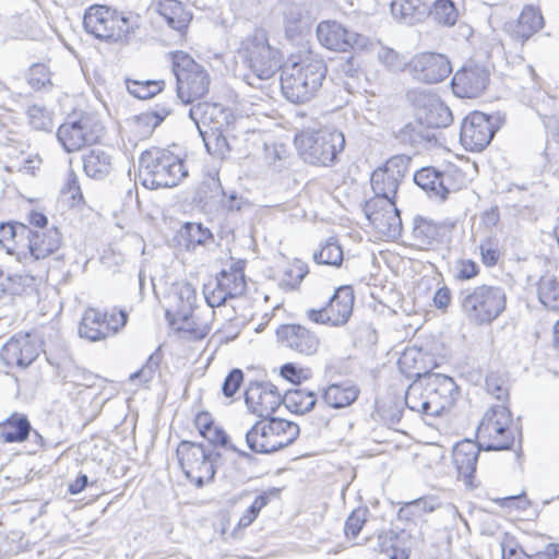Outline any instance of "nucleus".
<instances>
[{"mask_svg":"<svg viewBox=\"0 0 559 559\" xmlns=\"http://www.w3.org/2000/svg\"><path fill=\"white\" fill-rule=\"evenodd\" d=\"M544 27V17L538 8L525 5L518 20L508 26L510 36L521 44L527 41L534 34Z\"/></svg>","mask_w":559,"mask_h":559,"instance_id":"obj_27","label":"nucleus"},{"mask_svg":"<svg viewBox=\"0 0 559 559\" xmlns=\"http://www.w3.org/2000/svg\"><path fill=\"white\" fill-rule=\"evenodd\" d=\"M183 233L188 250H194L197 246H205L214 241L212 231L201 223H186L183 225Z\"/></svg>","mask_w":559,"mask_h":559,"instance_id":"obj_45","label":"nucleus"},{"mask_svg":"<svg viewBox=\"0 0 559 559\" xmlns=\"http://www.w3.org/2000/svg\"><path fill=\"white\" fill-rule=\"evenodd\" d=\"M433 510L435 504L431 500L420 498L405 503L399 511V518L409 520L412 516H421Z\"/></svg>","mask_w":559,"mask_h":559,"instance_id":"obj_51","label":"nucleus"},{"mask_svg":"<svg viewBox=\"0 0 559 559\" xmlns=\"http://www.w3.org/2000/svg\"><path fill=\"white\" fill-rule=\"evenodd\" d=\"M481 449H484V447L480 445L479 441L476 443L471 440L459 442L453 449V461L457 473L464 478L467 485L472 484Z\"/></svg>","mask_w":559,"mask_h":559,"instance_id":"obj_28","label":"nucleus"},{"mask_svg":"<svg viewBox=\"0 0 559 559\" xmlns=\"http://www.w3.org/2000/svg\"><path fill=\"white\" fill-rule=\"evenodd\" d=\"M424 361V355L416 347L406 348L399 358V367L408 378L423 379L428 372L420 366Z\"/></svg>","mask_w":559,"mask_h":559,"instance_id":"obj_42","label":"nucleus"},{"mask_svg":"<svg viewBox=\"0 0 559 559\" xmlns=\"http://www.w3.org/2000/svg\"><path fill=\"white\" fill-rule=\"evenodd\" d=\"M29 124L38 131H51L53 123L51 114L41 105L34 104L27 109Z\"/></svg>","mask_w":559,"mask_h":559,"instance_id":"obj_49","label":"nucleus"},{"mask_svg":"<svg viewBox=\"0 0 559 559\" xmlns=\"http://www.w3.org/2000/svg\"><path fill=\"white\" fill-rule=\"evenodd\" d=\"M287 157V150L284 145H265V159L269 164L275 165Z\"/></svg>","mask_w":559,"mask_h":559,"instance_id":"obj_58","label":"nucleus"},{"mask_svg":"<svg viewBox=\"0 0 559 559\" xmlns=\"http://www.w3.org/2000/svg\"><path fill=\"white\" fill-rule=\"evenodd\" d=\"M431 416H439L450 409L460 396V389L453 378L441 373H428L421 379Z\"/></svg>","mask_w":559,"mask_h":559,"instance_id":"obj_13","label":"nucleus"},{"mask_svg":"<svg viewBox=\"0 0 559 559\" xmlns=\"http://www.w3.org/2000/svg\"><path fill=\"white\" fill-rule=\"evenodd\" d=\"M443 227L431 219L415 217L412 229L413 246L420 250H432L441 245Z\"/></svg>","mask_w":559,"mask_h":559,"instance_id":"obj_29","label":"nucleus"},{"mask_svg":"<svg viewBox=\"0 0 559 559\" xmlns=\"http://www.w3.org/2000/svg\"><path fill=\"white\" fill-rule=\"evenodd\" d=\"M416 117L431 130L447 128L453 120L450 108L433 94H419L415 100Z\"/></svg>","mask_w":559,"mask_h":559,"instance_id":"obj_24","label":"nucleus"},{"mask_svg":"<svg viewBox=\"0 0 559 559\" xmlns=\"http://www.w3.org/2000/svg\"><path fill=\"white\" fill-rule=\"evenodd\" d=\"M369 510L367 507H359L352 511L346 519L344 532L348 538H356L366 523Z\"/></svg>","mask_w":559,"mask_h":559,"instance_id":"obj_50","label":"nucleus"},{"mask_svg":"<svg viewBox=\"0 0 559 559\" xmlns=\"http://www.w3.org/2000/svg\"><path fill=\"white\" fill-rule=\"evenodd\" d=\"M236 59L248 70L243 80L250 86H258L257 81L272 79L281 69L280 50L271 46L263 28H255L241 40Z\"/></svg>","mask_w":559,"mask_h":559,"instance_id":"obj_1","label":"nucleus"},{"mask_svg":"<svg viewBox=\"0 0 559 559\" xmlns=\"http://www.w3.org/2000/svg\"><path fill=\"white\" fill-rule=\"evenodd\" d=\"M317 36L322 46L336 51H347L349 48L364 50L370 45L368 37L352 32L334 21L321 22L317 26Z\"/></svg>","mask_w":559,"mask_h":559,"instance_id":"obj_17","label":"nucleus"},{"mask_svg":"<svg viewBox=\"0 0 559 559\" xmlns=\"http://www.w3.org/2000/svg\"><path fill=\"white\" fill-rule=\"evenodd\" d=\"M456 299L465 320L476 326L490 324L507 306L506 290L497 285L481 284L463 288Z\"/></svg>","mask_w":559,"mask_h":559,"instance_id":"obj_3","label":"nucleus"},{"mask_svg":"<svg viewBox=\"0 0 559 559\" xmlns=\"http://www.w3.org/2000/svg\"><path fill=\"white\" fill-rule=\"evenodd\" d=\"M179 463L187 476L197 487L213 481L219 453L212 445L191 441H181L177 448Z\"/></svg>","mask_w":559,"mask_h":559,"instance_id":"obj_9","label":"nucleus"},{"mask_svg":"<svg viewBox=\"0 0 559 559\" xmlns=\"http://www.w3.org/2000/svg\"><path fill=\"white\" fill-rule=\"evenodd\" d=\"M313 260L318 264L340 266L343 261V250L334 238H330L319 251L313 252Z\"/></svg>","mask_w":559,"mask_h":559,"instance_id":"obj_48","label":"nucleus"},{"mask_svg":"<svg viewBox=\"0 0 559 559\" xmlns=\"http://www.w3.org/2000/svg\"><path fill=\"white\" fill-rule=\"evenodd\" d=\"M247 283L242 271L231 269L219 272L214 286L211 284L204 286V297L211 308L219 307L227 299L242 296L246 293Z\"/></svg>","mask_w":559,"mask_h":559,"instance_id":"obj_18","label":"nucleus"},{"mask_svg":"<svg viewBox=\"0 0 559 559\" xmlns=\"http://www.w3.org/2000/svg\"><path fill=\"white\" fill-rule=\"evenodd\" d=\"M512 415L502 404L491 406L484 415L477 428V438L486 451L508 450L514 442L511 428Z\"/></svg>","mask_w":559,"mask_h":559,"instance_id":"obj_10","label":"nucleus"},{"mask_svg":"<svg viewBox=\"0 0 559 559\" xmlns=\"http://www.w3.org/2000/svg\"><path fill=\"white\" fill-rule=\"evenodd\" d=\"M106 317L107 312H100L94 308L86 309L79 325L80 336L91 342H98L109 337V331L111 330L106 324Z\"/></svg>","mask_w":559,"mask_h":559,"instance_id":"obj_30","label":"nucleus"},{"mask_svg":"<svg viewBox=\"0 0 559 559\" xmlns=\"http://www.w3.org/2000/svg\"><path fill=\"white\" fill-rule=\"evenodd\" d=\"M396 138L405 144L413 146H424L431 142H437L436 131L431 130L417 117L413 122L404 126L396 134Z\"/></svg>","mask_w":559,"mask_h":559,"instance_id":"obj_36","label":"nucleus"},{"mask_svg":"<svg viewBox=\"0 0 559 559\" xmlns=\"http://www.w3.org/2000/svg\"><path fill=\"white\" fill-rule=\"evenodd\" d=\"M354 300L352 286H340L330 297L325 307L307 309L306 318L317 324L343 326L353 313Z\"/></svg>","mask_w":559,"mask_h":559,"instance_id":"obj_12","label":"nucleus"},{"mask_svg":"<svg viewBox=\"0 0 559 559\" xmlns=\"http://www.w3.org/2000/svg\"><path fill=\"white\" fill-rule=\"evenodd\" d=\"M299 432V426L293 421L262 418L246 432V443L255 453L270 454L290 445Z\"/></svg>","mask_w":559,"mask_h":559,"instance_id":"obj_6","label":"nucleus"},{"mask_svg":"<svg viewBox=\"0 0 559 559\" xmlns=\"http://www.w3.org/2000/svg\"><path fill=\"white\" fill-rule=\"evenodd\" d=\"M83 25L85 31L97 39L127 45L140 28V17L106 5L94 4L86 9Z\"/></svg>","mask_w":559,"mask_h":559,"instance_id":"obj_2","label":"nucleus"},{"mask_svg":"<svg viewBox=\"0 0 559 559\" xmlns=\"http://www.w3.org/2000/svg\"><path fill=\"white\" fill-rule=\"evenodd\" d=\"M187 176L183 160L168 150L151 148L140 156L139 178L147 189L174 188Z\"/></svg>","mask_w":559,"mask_h":559,"instance_id":"obj_5","label":"nucleus"},{"mask_svg":"<svg viewBox=\"0 0 559 559\" xmlns=\"http://www.w3.org/2000/svg\"><path fill=\"white\" fill-rule=\"evenodd\" d=\"M430 14L438 24L448 27L453 26L459 17L457 9L452 0H436Z\"/></svg>","mask_w":559,"mask_h":559,"instance_id":"obj_46","label":"nucleus"},{"mask_svg":"<svg viewBox=\"0 0 559 559\" xmlns=\"http://www.w3.org/2000/svg\"><path fill=\"white\" fill-rule=\"evenodd\" d=\"M415 183L430 198L445 200L453 190V180L450 174L437 170L433 167H424L414 175Z\"/></svg>","mask_w":559,"mask_h":559,"instance_id":"obj_26","label":"nucleus"},{"mask_svg":"<svg viewBox=\"0 0 559 559\" xmlns=\"http://www.w3.org/2000/svg\"><path fill=\"white\" fill-rule=\"evenodd\" d=\"M492 116L474 111L461 123L460 141L468 151L480 152L491 142L497 128Z\"/></svg>","mask_w":559,"mask_h":559,"instance_id":"obj_16","label":"nucleus"},{"mask_svg":"<svg viewBox=\"0 0 559 559\" xmlns=\"http://www.w3.org/2000/svg\"><path fill=\"white\" fill-rule=\"evenodd\" d=\"M127 321L128 313L124 310L117 311L112 309L110 312H107L106 324L111 330L109 331V336L116 335L126 325Z\"/></svg>","mask_w":559,"mask_h":559,"instance_id":"obj_57","label":"nucleus"},{"mask_svg":"<svg viewBox=\"0 0 559 559\" xmlns=\"http://www.w3.org/2000/svg\"><path fill=\"white\" fill-rule=\"evenodd\" d=\"M197 425L199 427L200 433L209 441L207 445L221 444L222 447H228L238 455L247 461H252L253 455L238 450L234 444L228 445L229 437L228 435L221 428L214 426L212 423H202V417H198Z\"/></svg>","mask_w":559,"mask_h":559,"instance_id":"obj_41","label":"nucleus"},{"mask_svg":"<svg viewBox=\"0 0 559 559\" xmlns=\"http://www.w3.org/2000/svg\"><path fill=\"white\" fill-rule=\"evenodd\" d=\"M189 118L195 123L199 133L207 130L228 128L235 117L230 109L218 103L200 102L189 109Z\"/></svg>","mask_w":559,"mask_h":559,"instance_id":"obj_22","label":"nucleus"},{"mask_svg":"<svg viewBox=\"0 0 559 559\" xmlns=\"http://www.w3.org/2000/svg\"><path fill=\"white\" fill-rule=\"evenodd\" d=\"M500 219L499 210L497 206L485 211L481 214V222L486 227H493Z\"/></svg>","mask_w":559,"mask_h":559,"instance_id":"obj_64","label":"nucleus"},{"mask_svg":"<svg viewBox=\"0 0 559 559\" xmlns=\"http://www.w3.org/2000/svg\"><path fill=\"white\" fill-rule=\"evenodd\" d=\"M171 69L176 78L177 98L185 105L204 97L210 90L207 70L183 51L171 52Z\"/></svg>","mask_w":559,"mask_h":559,"instance_id":"obj_8","label":"nucleus"},{"mask_svg":"<svg viewBox=\"0 0 559 559\" xmlns=\"http://www.w3.org/2000/svg\"><path fill=\"white\" fill-rule=\"evenodd\" d=\"M282 400V403L288 411L302 415L313 409L317 403V395L312 391L295 389L286 391Z\"/></svg>","mask_w":559,"mask_h":559,"instance_id":"obj_40","label":"nucleus"},{"mask_svg":"<svg viewBox=\"0 0 559 559\" xmlns=\"http://www.w3.org/2000/svg\"><path fill=\"white\" fill-rule=\"evenodd\" d=\"M481 261L487 266H492L497 263L499 253L496 249L487 245H480Z\"/></svg>","mask_w":559,"mask_h":559,"instance_id":"obj_63","label":"nucleus"},{"mask_svg":"<svg viewBox=\"0 0 559 559\" xmlns=\"http://www.w3.org/2000/svg\"><path fill=\"white\" fill-rule=\"evenodd\" d=\"M243 382V372L241 369L235 368L233 369L227 377L225 378L222 392L225 397H233L235 393L239 390L240 385Z\"/></svg>","mask_w":559,"mask_h":559,"instance_id":"obj_55","label":"nucleus"},{"mask_svg":"<svg viewBox=\"0 0 559 559\" xmlns=\"http://www.w3.org/2000/svg\"><path fill=\"white\" fill-rule=\"evenodd\" d=\"M27 238L29 251L36 260L45 259L55 253L61 245V235L57 228L28 230Z\"/></svg>","mask_w":559,"mask_h":559,"instance_id":"obj_31","label":"nucleus"},{"mask_svg":"<svg viewBox=\"0 0 559 559\" xmlns=\"http://www.w3.org/2000/svg\"><path fill=\"white\" fill-rule=\"evenodd\" d=\"M276 336L284 347L302 356L314 355L320 347L318 335L301 324H282Z\"/></svg>","mask_w":559,"mask_h":559,"instance_id":"obj_21","label":"nucleus"},{"mask_svg":"<svg viewBox=\"0 0 559 559\" xmlns=\"http://www.w3.org/2000/svg\"><path fill=\"white\" fill-rule=\"evenodd\" d=\"M233 131L234 124L217 130H201L200 135L202 136L207 153L219 159L226 158L231 151L229 136Z\"/></svg>","mask_w":559,"mask_h":559,"instance_id":"obj_34","label":"nucleus"},{"mask_svg":"<svg viewBox=\"0 0 559 559\" xmlns=\"http://www.w3.org/2000/svg\"><path fill=\"white\" fill-rule=\"evenodd\" d=\"M486 389L498 401L508 399L509 392L507 381L496 373H490L486 377Z\"/></svg>","mask_w":559,"mask_h":559,"instance_id":"obj_54","label":"nucleus"},{"mask_svg":"<svg viewBox=\"0 0 559 559\" xmlns=\"http://www.w3.org/2000/svg\"><path fill=\"white\" fill-rule=\"evenodd\" d=\"M378 59L389 68H395L399 66V53L393 49L381 48L378 51Z\"/></svg>","mask_w":559,"mask_h":559,"instance_id":"obj_61","label":"nucleus"},{"mask_svg":"<svg viewBox=\"0 0 559 559\" xmlns=\"http://www.w3.org/2000/svg\"><path fill=\"white\" fill-rule=\"evenodd\" d=\"M489 83V72L481 66L463 67L452 78L453 93L461 98H475Z\"/></svg>","mask_w":559,"mask_h":559,"instance_id":"obj_23","label":"nucleus"},{"mask_svg":"<svg viewBox=\"0 0 559 559\" xmlns=\"http://www.w3.org/2000/svg\"><path fill=\"white\" fill-rule=\"evenodd\" d=\"M479 273V266L473 260H460L455 264V278L460 281H469Z\"/></svg>","mask_w":559,"mask_h":559,"instance_id":"obj_56","label":"nucleus"},{"mask_svg":"<svg viewBox=\"0 0 559 559\" xmlns=\"http://www.w3.org/2000/svg\"><path fill=\"white\" fill-rule=\"evenodd\" d=\"M359 395V389L350 383H333L322 394L323 402L333 408H343L353 404Z\"/></svg>","mask_w":559,"mask_h":559,"instance_id":"obj_37","label":"nucleus"},{"mask_svg":"<svg viewBox=\"0 0 559 559\" xmlns=\"http://www.w3.org/2000/svg\"><path fill=\"white\" fill-rule=\"evenodd\" d=\"M301 373L302 370L297 368V366L293 362L285 364L281 368V374L283 376V378L293 383H298L300 381Z\"/></svg>","mask_w":559,"mask_h":559,"instance_id":"obj_62","label":"nucleus"},{"mask_svg":"<svg viewBox=\"0 0 559 559\" xmlns=\"http://www.w3.org/2000/svg\"><path fill=\"white\" fill-rule=\"evenodd\" d=\"M539 301L549 310L559 311V282L552 275H544L537 285Z\"/></svg>","mask_w":559,"mask_h":559,"instance_id":"obj_43","label":"nucleus"},{"mask_svg":"<svg viewBox=\"0 0 559 559\" xmlns=\"http://www.w3.org/2000/svg\"><path fill=\"white\" fill-rule=\"evenodd\" d=\"M452 300L450 288L442 286L438 288L433 295V305L437 309L447 310Z\"/></svg>","mask_w":559,"mask_h":559,"instance_id":"obj_60","label":"nucleus"},{"mask_svg":"<svg viewBox=\"0 0 559 559\" xmlns=\"http://www.w3.org/2000/svg\"><path fill=\"white\" fill-rule=\"evenodd\" d=\"M67 192L72 199V205L79 204L83 200V194L80 188L76 175L71 171L67 182Z\"/></svg>","mask_w":559,"mask_h":559,"instance_id":"obj_59","label":"nucleus"},{"mask_svg":"<svg viewBox=\"0 0 559 559\" xmlns=\"http://www.w3.org/2000/svg\"><path fill=\"white\" fill-rule=\"evenodd\" d=\"M159 14L167 25L176 31H183L191 21V14L185 10L178 0H163L159 2Z\"/></svg>","mask_w":559,"mask_h":559,"instance_id":"obj_39","label":"nucleus"},{"mask_svg":"<svg viewBox=\"0 0 559 559\" xmlns=\"http://www.w3.org/2000/svg\"><path fill=\"white\" fill-rule=\"evenodd\" d=\"M27 81L35 90H40L47 84H50V73L48 68L43 63L33 64L28 70Z\"/></svg>","mask_w":559,"mask_h":559,"instance_id":"obj_52","label":"nucleus"},{"mask_svg":"<svg viewBox=\"0 0 559 559\" xmlns=\"http://www.w3.org/2000/svg\"><path fill=\"white\" fill-rule=\"evenodd\" d=\"M159 356L156 353L150 355L145 365L140 370L130 374V381L134 382L139 380L141 383L151 381L159 365Z\"/></svg>","mask_w":559,"mask_h":559,"instance_id":"obj_53","label":"nucleus"},{"mask_svg":"<svg viewBox=\"0 0 559 559\" xmlns=\"http://www.w3.org/2000/svg\"><path fill=\"white\" fill-rule=\"evenodd\" d=\"M100 130L91 116L83 115L76 120L62 123L58 129L57 138L64 151L71 153L95 143L99 139Z\"/></svg>","mask_w":559,"mask_h":559,"instance_id":"obj_14","label":"nucleus"},{"mask_svg":"<svg viewBox=\"0 0 559 559\" xmlns=\"http://www.w3.org/2000/svg\"><path fill=\"white\" fill-rule=\"evenodd\" d=\"M428 9L420 0H394L391 13L400 22L414 25L427 15Z\"/></svg>","mask_w":559,"mask_h":559,"instance_id":"obj_38","label":"nucleus"},{"mask_svg":"<svg viewBox=\"0 0 559 559\" xmlns=\"http://www.w3.org/2000/svg\"><path fill=\"white\" fill-rule=\"evenodd\" d=\"M407 71L418 82L437 84L451 74L452 66L445 55L421 52L411 59L407 63Z\"/></svg>","mask_w":559,"mask_h":559,"instance_id":"obj_15","label":"nucleus"},{"mask_svg":"<svg viewBox=\"0 0 559 559\" xmlns=\"http://www.w3.org/2000/svg\"><path fill=\"white\" fill-rule=\"evenodd\" d=\"M282 396L271 382H250L245 392V402L251 413L267 418L282 404Z\"/></svg>","mask_w":559,"mask_h":559,"instance_id":"obj_20","label":"nucleus"},{"mask_svg":"<svg viewBox=\"0 0 559 559\" xmlns=\"http://www.w3.org/2000/svg\"><path fill=\"white\" fill-rule=\"evenodd\" d=\"M37 348L28 335L11 337L0 350L1 360L9 367L17 366L25 368L37 357Z\"/></svg>","mask_w":559,"mask_h":559,"instance_id":"obj_25","label":"nucleus"},{"mask_svg":"<svg viewBox=\"0 0 559 559\" xmlns=\"http://www.w3.org/2000/svg\"><path fill=\"white\" fill-rule=\"evenodd\" d=\"M82 160L85 174L93 179L102 180L112 169L111 156L102 148L90 150L83 155Z\"/></svg>","mask_w":559,"mask_h":559,"instance_id":"obj_35","label":"nucleus"},{"mask_svg":"<svg viewBox=\"0 0 559 559\" xmlns=\"http://www.w3.org/2000/svg\"><path fill=\"white\" fill-rule=\"evenodd\" d=\"M299 155L308 164L331 166L345 147L344 133L336 129L302 132L295 138Z\"/></svg>","mask_w":559,"mask_h":559,"instance_id":"obj_7","label":"nucleus"},{"mask_svg":"<svg viewBox=\"0 0 559 559\" xmlns=\"http://www.w3.org/2000/svg\"><path fill=\"white\" fill-rule=\"evenodd\" d=\"M171 111L173 108L169 104H157L154 109L141 112L132 120L134 133L140 139L150 136Z\"/></svg>","mask_w":559,"mask_h":559,"instance_id":"obj_32","label":"nucleus"},{"mask_svg":"<svg viewBox=\"0 0 559 559\" xmlns=\"http://www.w3.org/2000/svg\"><path fill=\"white\" fill-rule=\"evenodd\" d=\"M405 404L413 412L431 416L429 402L426 399L425 386L421 379L415 380L407 388L405 393Z\"/></svg>","mask_w":559,"mask_h":559,"instance_id":"obj_44","label":"nucleus"},{"mask_svg":"<svg viewBox=\"0 0 559 559\" xmlns=\"http://www.w3.org/2000/svg\"><path fill=\"white\" fill-rule=\"evenodd\" d=\"M411 158L406 155H395L386 163L374 169L370 182L374 197L370 200L394 201L399 186L408 171Z\"/></svg>","mask_w":559,"mask_h":559,"instance_id":"obj_11","label":"nucleus"},{"mask_svg":"<svg viewBox=\"0 0 559 559\" xmlns=\"http://www.w3.org/2000/svg\"><path fill=\"white\" fill-rule=\"evenodd\" d=\"M326 75L322 60L306 58L286 66L281 74V87L287 100L305 104L317 96Z\"/></svg>","mask_w":559,"mask_h":559,"instance_id":"obj_4","label":"nucleus"},{"mask_svg":"<svg viewBox=\"0 0 559 559\" xmlns=\"http://www.w3.org/2000/svg\"><path fill=\"white\" fill-rule=\"evenodd\" d=\"M31 432V423L24 414L13 413L0 423V440L5 443L23 442Z\"/></svg>","mask_w":559,"mask_h":559,"instance_id":"obj_33","label":"nucleus"},{"mask_svg":"<svg viewBox=\"0 0 559 559\" xmlns=\"http://www.w3.org/2000/svg\"><path fill=\"white\" fill-rule=\"evenodd\" d=\"M364 212L370 224L383 236L396 238L402 231V219L395 201L368 200Z\"/></svg>","mask_w":559,"mask_h":559,"instance_id":"obj_19","label":"nucleus"},{"mask_svg":"<svg viewBox=\"0 0 559 559\" xmlns=\"http://www.w3.org/2000/svg\"><path fill=\"white\" fill-rule=\"evenodd\" d=\"M128 92L139 99L152 98L160 93L165 87V81L147 80V81H132L127 80Z\"/></svg>","mask_w":559,"mask_h":559,"instance_id":"obj_47","label":"nucleus"}]
</instances>
